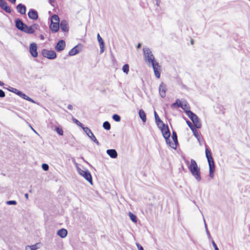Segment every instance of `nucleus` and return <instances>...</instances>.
<instances>
[{"mask_svg":"<svg viewBox=\"0 0 250 250\" xmlns=\"http://www.w3.org/2000/svg\"><path fill=\"white\" fill-rule=\"evenodd\" d=\"M143 53L145 61L148 66L153 68L155 76L157 78H160L161 73V66L159 63L155 61V57L149 48L144 47Z\"/></svg>","mask_w":250,"mask_h":250,"instance_id":"f257e3e1","label":"nucleus"},{"mask_svg":"<svg viewBox=\"0 0 250 250\" xmlns=\"http://www.w3.org/2000/svg\"><path fill=\"white\" fill-rule=\"evenodd\" d=\"M185 162L192 176L197 181H200L201 180L200 168L198 167L196 161L191 159L190 162L188 160H185Z\"/></svg>","mask_w":250,"mask_h":250,"instance_id":"f03ea898","label":"nucleus"},{"mask_svg":"<svg viewBox=\"0 0 250 250\" xmlns=\"http://www.w3.org/2000/svg\"><path fill=\"white\" fill-rule=\"evenodd\" d=\"M187 115L190 118L193 122L195 127L197 128H200L202 126V124L199 120L198 116L190 110L186 111Z\"/></svg>","mask_w":250,"mask_h":250,"instance_id":"7ed1b4c3","label":"nucleus"},{"mask_svg":"<svg viewBox=\"0 0 250 250\" xmlns=\"http://www.w3.org/2000/svg\"><path fill=\"white\" fill-rule=\"evenodd\" d=\"M77 169L80 175L83 177L91 184H92V176L88 170H82L79 167H77Z\"/></svg>","mask_w":250,"mask_h":250,"instance_id":"20e7f679","label":"nucleus"},{"mask_svg":"<svg viewBox=\"0 0 250 250\" xmlns=\"http://www.w3.org/2000/svg\"><path fill=\"white\" fill-rule=\"evenodd\" d=\"M161 131L163 134V136L166 140V142L167 143H170V133L168 127L167 125H166L164 124L161 125Z\"/></svg>","mask_w":250,"mask_h":250,"instance_id":"39448f33","label":"nucleus"},{"mask_svg":"<svg viewBox=\"0 0 250 250\" xmlns=\"http://www.w3.org/2000/svg\"><path fill=\"white\" fill-rule=\"evenodd\" d=\"M42 53L43 57L50 60L55 59L57 56L56 52L53 50L43 49L42 50Z\"/></svg>","mask_w":250,"mask_h":250,"instance_id":"423d86ee","label":"nucleus"},{"mask_svg":"<svg viewBox=\"0 0 250 250\" xmlns=\"http://www.w3.org/2000/svg\"><path fill=\"white\" fill-rule=\"evenodd\" d=\"M86 135L88 136V137L93 141L97 145L100 146V144L98 141L97 140L96 138L92 132L91 130L87 127L83 128V130Z\"/></svg>","mask_w":250,"mask_h":250,"instance_id":"0eeeda50","label":"nucleus"},{"mask_svg":"<svg viewBox=\"0 0 250 250\" xmlns=\"http://www.w3.org/2000/svg\"><path fill=\"white\" fill-rule=\"evenodd\" d=\"M39 27V25L37 24H33L31 26H27L26 24L24 29L22 31L27 34H33L36 30H37Z\"/></svg>","mask_w":250,"mask_h":250,"instance_id":"6e6552de","label":"nucleus"},{"mask_svg":"<svg viewBox=\"0 0 250 250\" xmlns=\"http://www.w3.org/2000/svg\"><path fill=\"white\" fill-rule=\"evenodd\" d=\"M205 146H206V150H205L206 156L208 160V166H210V165H214V162L213 159L212 157L211 152L208 148V147L207 145H206Z\"/></svg>","mask_w":250,"mask_h":250,"instance_id":"1a4fd4ad","label":"nucleus"},{"mask_svg":"<svg viewBox=\"0 0 250 250\" xmlns=\"http://www.w3.org/2000/svg\"><path fill=\"white\" fill-rule=\"evenodd\" d=\"M29 51L32 57L36 58L38 55L37 45L35 43H31L29 45Z\"/></svg>","mask_w":250,"mask_h":250,"instance_id":"9d476101","label":"nucleus"},{"mask_svg":"<svg viewBox=\"0 0 250 250\" xmlns=\"http://www.w3.org/2000/svg\"><path fill=\"white\" fill-rule=\"evenodd\" d=\"M172 138L173 141V143H171L170 141V143H167L168 145L171 148L173 149H176L177 147V145H178V139L177 134L175 132L173 131L172 132Z\"/></svg>","mask_w":250,"mask_h":250,"instance_id":"9b49d317","label":"nucleus"},{"mask_svg":"<svg viewBox=\"0 0 250 250\" xmlns=\"http://www.w3.org/2000/svg\"><path fill=\"white\" fill-rule=\"evenodd\" d=\"M166 85L164 83H161L159 85V92L162 98H165L166 97Z\"/></svg>","mask_w":250,"mask_h":250,"instance_id":"f8f14e48","label":"nucleus"},{"mask_svg":"<svg viewBox=\"0 0 250 250\" xmlns=\"http://www.w3.org/2000/svg\"><path fill=\"white\" fill-rule=\"evenodd\" d=\"M65 46V42L64 41L61 40H60L57 45L55 46V49L58 52H60L62 51Z\"/></svg>","mask_w":250,"mask_h":250,"instance_id":"ddd939ff","label":"nucleus"},{"mask_svg":"<svg viewBox=\"0 0 250 250\" xmlns=\"http://www.w3.org/2000/svg\"><path fill=\"white\" fill-rule=\"evenodd\" d=\"M15 25L17 29L22 31L26 24L21 19H17L15 20Z\"/></svg>","mask_w":250,"mask_h":250,"instance_id":"4468645a","label":"nucleus"},{"mask_svg":"<svg viewBox=\"0 0 250 250\" xmlns=\"http://www.w3.org/2000/svg\"><path fill=\"white\" fill-rule=\"evenodd\" d=\"M28 16L30 19L33 20H37L38 18V14L37 12L33 9L29 10L28 13Z\"/></svg>","mask_w":250,"mask_h":250,"instance_id":"2eb2a0df","label":"nucleus"},{"mask_svg":"<svg viewBox=\"0 0 250 250\" xmlns=\"http://www.w3.org/2000/svg\"><path fill=\"white\" fill-rule=\"evenodd\" d=\"M0 7L8 13H10L11 12V10L10 7L7 5V3L4 1V0L0 1Z\"/></svg>","mask_w":250,"mask_h":250,"instance_id":"dca6fc26","label":"nucleus"},{"mask_svg":"<svg viewBox=\"0 0 250 250\" xmlns=\"http://www.w3.org/2000/svg\"><path fill=\"white\" fill-rule=\"evenodd\" d=\"M17 11L21 15H24L26 13V8L24 5L20 3L17 6Z\"/></svg>","mask_w":250,"mask_h":250,"instance_id":"f3484780","label":"nucleus"},{"mask_svg":"<svg viewBox=\"0 0 250 250\" xmlns=\"http://www.w3.org/2000/svg\"><path fill=\"white\" fill-rule=\"evenodd\" d=\"M60 27L62 31H63V32H68V31L69 28L68 26V23L66 21H65V20L62 21L61 22V23L60 24Z\"/></svg>","mask_w":250,"mask_h":250,"instance_id":"a211bd4d","label":"nucleus"},{"mask_svg":"<svg viewBox=\"0 0 250 250\" xmlns=\"http://www.w3.org/2000/svg\"><path fill=\"white\" fill-rule=\"evenodd\" d=\"M106 153L112 158H116L118 156L117 152L114 149H107Z\"/></svg>","mask_w":250,"mask_h":250,"instance_id":"6ab92c4d","label":"nucleus"},{"mask_svg":"<svg viewBox=\"0 0 250 250\" xmlns=\"http://www.w3.org/2000/svg\"><path fill=\"white\" fill-rule=\"evenodd\" d=\"M60 27L59 23L51 22L50 28L53 32H57Z\"/></svg>","mask_w":250,"mask_h":250,"instance_id":"aec40b11","label":"nucleus"},{"mask_svg":"<svg viewBox=\"0 0 250 250\" xmlns=\"http://www.w3.org/2000/svg\"><path fill=\"white\" fill-rule=\"evenodd\" d=\"M57 234L61 238H64L67 236V231L66 229H61L57 231Z\"/></svg>","mask_w":250,"mask_h":250,"instance_id":"412c9836","label":"nucleus"},{"mask_svg":"<svg viewBox=\"0 0 250 250\" xmlns=\"http://www.w3.org/2000/svg\"><path fill=\"white\" fill-rule=\"evenodd\" d=\"M80 52V50L78 49V46L76 45L69 51L68 55L69 56H74Z\"/></svg>","mask_w":250,"mask_h":250,"instance_id":"4be33fe9","label":"nucleus"},{"mask_svg":"<svg viewBox=\"0 0 250 250\" xmlns=\"http://www.w3.org/2000/svg\"><path fill=\"white\" fill-rule=\"evenodd\" d=\"M139 115L140 118L142 119L143 122H146V115L145 111L143 109H140L139 111Z\"/></svg>","mask_w":250,"mask_h":250,"instance_id":"5701e85b","label":"nucleus"},{"mask_svg":"<svg viewBox=\"0 0 250 250\" xmlns=\"http://www.w3.org/2000/svg\"><path fill=\"white\" fill-rule=\"evenodd\" d=\"M19 96L28 101L31 102L32 103H34V101L33 99L26 95L24 93H22V92H21Z\"/></svg>","mask_w":250,"mask_h":250,"instance_id":"b1692460","label":"nucleus"},{"mask_svg":"<svg viewBox=\"0 0 250 250\" xmlns=\"http://www.w3.org/2000/svg\"><path fill=\"white\" fill-rule=\"evenodd\" d=\"M154 116L156 124L158 125H162L164 124L162 121L160 119L156 111H154Z\"/></svg>","mask_w":250,"mask_h":250,"instance_id":"393cba45","label":"nucleus"},{"mask_svg":"<svg viewBox=\"0 0 250 250\" xmlns=\"http://www.w3.org/2000/svg\"><path fill=\"white\" fill-rule=\"evenodd\" d=\"M215 169V165L209 166V176L212 178L214 176V171Z\"/></svg>","mask_w":250,"mask_h":250,"instance_id":"a878e982","label":"nucleus"},{"mask_svg":"<svg viewBox=\"0 0 250 250\" xmlns=\"http://www.w3.org/2000/svg\"><path fill=\"white\" fill-rule=\"evenodd\" d=\"M180 107L182 108L183 110L186 111H189V110H188V109L189 108L188 104V103L186 101L183 103L182 105H180Z\"/></svg>","mask_w":250,"mask_h":250,"instance_id":"bb28decb","label":"nucleus"},{"mask_svg":"<svg viewBox=\"0 0 250 250\" xmlns=\"http://www.w3.org/2000/svg\"><path fill=\"white\" fill-rule=\"evenodd\" d=\"M59 17L57 15H53L51 17V22L59 23Z\"/></svg>","mask_w":250,"mask_h":250,"instance_id":"cd10ccee","label":"nucleus"},{"mask_svg":"<svg viewBox=\"0 0 250 250\" xmlns=\"http://www.w3.org/2000/svg\"><path fill=\"white\" fill-rule=\"evenodd\" d=\"M182 104H183V103H182L179 99H177L176 100L175 103L172 104L171 105V107L172 108H174L176 107V106L180 107V105H182Z\"/></svg>","mask_w":250,"mask_h":250,"instance_id":"c85d7f7f","label":"nucleus"},{"mask_svg":"<svg viewBox=\"0 0 250 250\" xmlns=\"http://www.w3.org/2000/svg\"><path fill=\"white\" fill-rule=\"evenodd\" d=\"M128 215L130 217V219L131 220L132 222L134 223L137 222V219L136 215H135L133 213H131V212H129Z\"/></svg>","mask_w":250,"mask_h":250,"instance_id":"c756f323","label":"nucleus"},{"mask_svg":"<svg viewBox=\"0 0 250 250\" xmlns=\"http://www.w3.org/2000/svg\"><path fill=\"white\" fill-rule=\"evenodd\" d=\"M103 127L107 130H109L110 128H111V126H110V123L107 122V121H105L104 122V123H103Z\"/></svg>","mask_w":250,"mask_h":250,"instance_id":"7c9ffc66","label":"nucleus"},{"mask_svg":"<svg viewBox=\"0 0 250 250\" xmlns=\"http://www.w3.org/2000/svg\"><path fill=\"white\" fill-rule=\"evenodd\" d=\"M129 65L128 64H125L123 65L122 70L126 74H127L129 72Z\"/></svg>","mask_w":250,"mask_h":250,"instance_id":"2f4dec72","label":"nucleus"},{"mask_svg":"<svg viewBox=\"0 0 250 250\" xmlns=\"http://www.w3.org/2000/svg\"><path fill=\"white\" fill-rule=\"evenodd\" d=\"M191 130L193 133L194 136L197 139L198 141L200 142L199 134H198L197 130L196 129V127L194 128Z\"/></svg>","mask_w":250,"mask_h":250,"instance_id":"473e14b6","label":"nucleus"},{"mask_svg":"<svg viewBox=\"0 0 250 250\" xmlns=\"http://www.w3.org/2000/svg\"><path fill=\"white\" fill-rule=\"evenodd\" d=\"M73 121L74 122V123H75L76 125H77L78 126H79L80 127H82L83 128H83H85V127L84 126V125H83V124L82 123H81V122H80L78 120H77L76 119H73Z\"/></svg>","mask_w":250,"mask_h":250,"instance_id":"72a5a7b5","label":"nucleus"},{"mask_svg":"<svg viewBox=\"0 0 250 250\" xmlns=\"http://www.w3.org/2000/svg\"><path fill=\"white\" fill-rule=\"evenodd\" d=\"M55 130L56 131V132L60 135H62L63 134V130L62 129V128L60 127H58V126H57L55 128Z\"/></svg>","mask_w":250,"mask_h":250,"instance_id":"f704fd0d","label":"nucleus"},{"mask_svg":"<svg viewBox=\"0 0 250 250\" xmlns=\"http://www.w3.org/2000/svg\"><path fill=\"white\" fill-rule=\"evenodd\" d=\"M97 40L99 43V45H103V44H104V41L103 40L102 38L101 37L99 34H98V35H97Z\"/></svg>","mask_w":250,"mask_h":250,"instance_id":"c9c22d12","label":"nucleus"},{"mask_svg":"<svg viewBox=\"0 0 250 250\" xmlns=\"http://www.w3.org/2000/svg\"><path fill=\"white\" fill-rule=\"evenodd\" d=\"M112 118L116 122H120L121 120V117L118 114H114L112 116Z\"/></svg>","mask_w":250,"mask_h":250,"instance_id":"e433bc0d","label":"nucleus"},{"mask_svg":"<svg viewBox=\"0 0 250 250\" xmlns=\"http://www.w3.org/2000/svg\"><path fill=\"white\" fill-rule=\"evenodd\" d=\"M186 123L191 130L193 129L195 127L194 125H193L192 124L189 120H187Z\"/></svg>","mask_w":250,"mask_h":250,"instance_id":"4c0bfd02","label":"nucleus"},{"mask_svg":"<svg viewBox=\"0 0 250 250\" xmlns=\"http://www.w3.org/2000/svg\"><path fill=\"white\" fill-rule=\"evenodd\" d=\"M17 204V202L15 200H10L6 202V204L8 205H16Z\"/></svg>","mask_w":250,"mask_h":250,"instance_id":"58836bf2","label":"nucleus"},{"mask_svg":"<svg viewBox=\"0 0 250 250\" xmlns=\"http://www.w3.org/2000/svg\"><path fill=\"white\" fill-rule=\"evenodd\" d=\"M42 168L44 170H45V171H47V170H48V169H49V166H48V165L47 164H43L42 165Z\"/></svg>","mask_w":250,"mask_h":250,"instance_id":"ea45409f","label":"nucleus"},{"mask_svg":"<svg viewBox=\"0 0 250 250\" xmlns=\"http://www.w3.org/2000/svg\"><path fill=\"white\" fill-rule=\"evenodd\" d=\"M21 92V91H19V90H18L16 88H14V89H12V92L15 93L16 94H17L18 96H19Z\"/></svg>","mask_w":250,"mask_h":250,"instance_id":"a19ab883","label":"nucleus"},{"mask_svg":"<svg viewBox=\"0 0 250 250\" xmlns=\"http://www.w3.org/2000/svg\"><path fill=\"white\" fill-rule=\"evenodd\" d=\"M99 46H100V53L102 54L104 52V44H103V45H100Z\"/></svg>","mask_w":250,"mask_h":250,"instance_id":"79ce46f5","label":"nucleus"},{"mask_svg":"<svg viewBox=\"0 0 250 250\" xmlns=\"http://www.w3.org/2000/svg\"><path fill=\"white\" fill-rule=\"evenodd\" d=\"M212 245L214 248V250H219V249L218 248L216 244H215V243L214 242V241L213 240H212Z\"/></svg>","mask_w":250,"mask_h":250,"instance_id":"37998d69","label":"nucleus"},{"mask_svg":"<svg viewBox=\"0 0 250 250\" xmlns=\"http://www.w3.org/2000/svg\"><path fill=\"white\" fill-rule=\"evenodd\" d=\"M5 96V95L4 92L2 90L0 89V97L3 98Z\"/></svg>","mask_w":250,"mask_h":250,"instance_id":"c03bdc74","label":"nucleus"},{"mask_svg":"<svg viewBox=\"0 0 250 250\" xmlns=\"http://www.w3.org/2000/svg\"><path fill=\"white\" fill-rule=\"evenodd\" d=\"M136 246L138 248V250H144L143 247L139 244H136Z\"/></svg>","mask_w":250,"mask_h":250,"instance_id":"a18cd8bd","label":"nucleus"},{"mask_svg":"<svg viewBox=\"0 0 250 250\" xmlns=\"http://www.w3.org/2000/svg\"><path fill=\"white\" fill-rule=\"evenodd\" d=\"M30 247L32 248L33 250H36L38 249V247L37 246V244L31 246Z\"/></svg>","mask_w":250,"mask_h":250,"instance_id":"49530a36","label":"nucleus"},{"mask_svg":"<svg viewBox=\"0 0 250 250\" xmlns=\"http://www.w3.org/2000/svg\"><path fill=\"white\" fill-rule=\"evenodd\" d=\"M206 231V232H207V234L208 235V238L211 239V236H210V233H209L208 229H207V230Z\"/></svg>","mask_w":250,"mask_h":250,"instance_id":"de8ad7c7","label":"nucleus"},{"mask_svg":"<svg viewBox=\"0 0 250 250\" xmlns=\"http://www.w3.org/2000/svg\"><path fill=\"white\" fill-rule=\"evenodd\" d=\"M49 3L53 6V3L55 2V0H48Z\"/></svg>","mask_w":250,"mask_h":250,"instance_id":"09e8293b","label":"nucleus"},{"mask_svg":"<svg viewBox=\"0 0 250 250\" xmlns=\"http://www.w3.org/2000/svg\"><path fill=\"white\" fill-rule=\"evenodd\" d=\"M67 108L69 110H72L73 109V106L71 104H69L67 106Z\"/></svg>","mask_w":250,"mask_h":250,"instance_id":"8fccbe9b","label":"nucleus"},{"mask_svg":"<svg viewBox=\"0 0 250 250\" xmlns=\"http://www.w3.org/2000/svg\"><path fill=\"white\" fill-rule=\"evenodd\" d=\"M25 250H33L32 249V248L30 247V246H27L26 247V248H25Z\"/></svg>","mask_w":250,"mask_h":250,"instance_id":"3c124183","label":"nucleus"},{"mask_svg":"<svg viewBox=\"0 0 250 250\" xmlns=\"http://www.w3.org/2000/svg\"><path fill=\"white\" fill-rule=\"evenodd\" d=\"M10 2L13 4H15L16 3V0H8Z\"/></svg>","mask_w":250,"mask_h":250,"instance_id":"603ef678","label":"nucleus"},{"mask_svg":"<svg viewBox=\"0 0 250 250\" xmlns=\"http://www.w3.org/2000/svg\"><path fill=\"white\" fill-rule=\"evenodd\" d=\"M204 224H205V227L206 230L207 229H208V228H207V225L206 224V223L205 219H204Z\"/></svg>","mask_w":250,"mask_h":250,"instance_id":"864d4df0","label":"nucleus"},{"mask_svg":"<svg viewBox=\"0 0 250 250\" xmlns=\"http://www.w3.org/2000/svg\"><path fill=\"white\" fill-rule=\"evenodd\" d=\"M40 39L42 40H43L44 39V36L43 35H41L40 36Z\"/></svg>","mask_w":250,"mask_h":250,"instance_id":"5fc2aeb1","label":"nucleus"},{"mask_svg":"<svg viewBox=\"0 0 250 250\" xmlns=\"http://www.w3.org/2000/svg\"><path fill=\"white\" fill-rule=\"evenodd\" d=\"M141 44L139 43L138 44V45L137 46V48L139 49L141 47Z\"/></svg>","mask_w":250,"mask_h":250,"instance_id":"6e6d98bb","label":"nucleus"},{"mask_svg":"<svg viewBox=\"0 0 250 250\" xmlns=\"http://www.w3.org/2000/svg\"><path fill=\"white\" fill-rule=\"evenodd\" d=\"M12 89H14L13 87H9V88H8V90L10 91V92H12Z\"/></svg>","mask_w":250,"mask_h":250,"instance_id":"4d7b16f0","label":"nucleus"},{"mask_svg":"<svg viewBox=\"0 0 250 250\" xmlns=\"http://www.w3.org/2000/svg\"><path fill=\"white\" fill-rule=\"evenodd\" d=\"M29 126L31 127L32 130H33L36 133H37V132L34 129V128L29 125Z\"/></svg>","mask_w":250,"mask_h":250,"instance_id":"13d9d810","label":"nucleus"},{"mask_svg":"<svg viewBox=\"0 0 250 250\" xmlns=\"http://www.w3.org/2000/svg\"><path fill=\"white\" fill-rule=\"evenodd\" d=\"M24 196H25V197L26 199H28V194L27 193L25 194Z\"/></svg>","mask_w":250,"mask_h":250,"instance_id":"bf43d9fd","label":"nucleus"},{"mask_svg":"<svg viewBox=\"0 0 250 250\" xmlns=\"http://www.w3.org/2000/svg\"><path fill=\"white\" fill-rule=\"evenodd\" d=\"M4 84L2 82L0 81V86H2Z\"/></svg>","mask_w":250,"mask_h":250,"instance_id":"052dcab7","label":"nucleus"},{"mask_svg":"<svg viewBox=\"0 0 250 250\" xmlns=\"http://www.w3.org/2000/svg\"><path fill=\"white\" fill-rule=\"evenodd\" d=\"M193 40H191V44H193Z\"/></svg>","mask_w":250,"mask_h":250,"instance_id":"680f3d73","label":"nucleus"},{"mask_svg":"<svg viewBox=\"0 0 250 250\" xmlns=\"http://www.w3.org/2000/svg\"><path fill=\"white\" fill-rule=\"evenodd\" d=\"M157 5H159L158 1H157Z\"/></svg>","mask_w":250,"mask_h":250,"instance_id":"e2e57ef3","label":"nucleus"}]
</instances>
